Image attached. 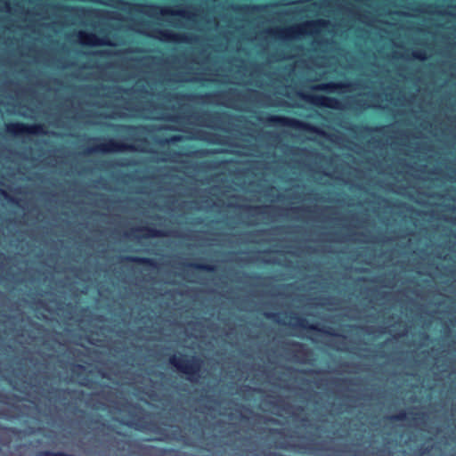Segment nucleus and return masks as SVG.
Instances as JSON below:
<instances>
[{
  "label": "nucleus",
  "instance_id": "c756f323",
  "mask_svg": "<svg viewBox=\"0 0 456 456\" xmlns=\"http://www.w3.org/2000/svg\"><path fill=\"white\" fill-rule=\"evenodd\" d=\"M118 165L121 166V167H127L128 163L122 162V163H119Z\"/></svg>",
  "mask_w": 456,
  "mask_h": 456
},
{
  "label": "nucleus",
  "instance_id": "dca6fc26",
  "mask_svg": "<svg viewBox=\"0 0 456 456\" xmlns=\"http://www.w3.org/2000/svg\"><path fill=\"white\" fill-rule=\"evenodd\" d=\"M186 266L208 273H213L216 269V265L204 263H187Z\"/></svg>",
  "mask_w": 456,
  "mask_h": 456
},
{
  "label": "nucleus",
  "instance_id": "6e6552de",
  "mask_svg": "<svg viewBox=\"0 0 456 456\" xmlns=\"http://www.w3.org/2000/svg\"><path fill=\"white\" fill-rule=\"evenodd\" d=\"M79 42L86 46H112L114 44L106 38H100L94 33L79 31L77 33Z\"/></svg>",
  "mask_w": 456,
  "mask_h": 456
},
{
  "label": "nucleus",
  "instance_id": "20e7f679",
  "mask_svg": "<svg viewBox=\"0 0 456 456\" xmlns=\"http://www.w3.org/2000/svg\"><path fill=\"white\" fill-rule=\"evenodd\" d=\"M135 148L132 144H128L120 141L114 140L112 138L105 139L104 142L97 143L92 147L86 149V153L94 152H121L126 151H134Z\"/></svg>",
  "mask_w": 456,
  "mask_h": 456
},
{
  "label": "nucleus",
  "instance_id": "7c9ffc66",
  "mask_svg": "<svg viewBox=\"0 0 456 456\" xmlns=\"http://www.w3.org/2000/svg\"><path fill=\"white\" fill-rule=\"evenodd\" d=\"M136 7H137V10L141 12L142 11L141 8L142 7V4H138V5H136Z\"/></svg>",
  "mask_w": 456,
  "mask_h": 456
},
{
  "label": "nucleus",
  "instance_id": "6ab92c4d",
  "mask_svg": "<svg viewBox=\"0 0 456 456\" xmlns=\"http://www.w3.org/2000/svg\"><path fill=\"white\" fill-rule=\"evenodd\" d=\"M412 57L421 61L427 59L426 53L422 50H416L412 52Z\"/></svg>",
  "mask_w": 456,
  "mask_h": 456
},
{
  "label": "nucleus",
  "instance_id": "ddd939ff",
  "mask_svg": "<svg viewBox=\"0 0 456 456\" xmlns=\"http://www.w3.org/2000/svg\"><path fill=\"white\" fill-rule=\"evenodd\" d=\"M137 232H142V236L143 238H156V237H165L167 236V232L162 230H158L154 227L151 226H142L135 229Z\"/></svg>",
  "mask_w": 456,
  "mask_h": 456
},
{
  "label": "nucleus",
  "instance_id": "bb28decb",
  "mask_svg": "<svg viewBox=\"0 0 456 456\" xmlns=\"http://www.w3.org/2000/svg\"><path fill=\"white\" fill-rule=\"evenodd\" d=\"M384 127H370V126H363L362 129L364 131H367V132H370V131H381L383 130Z\"/></svg>",
  "mask_w": 456,
  "mask_h": 456
},
{
  "label": "nucleus",
  "instance_id": "cd10ccee",
  "mask_svg": "<svg viewBox=\"0 0 456 456\" xmlns=\"http://www.w3.org/2000/svg\"><path fill=\"white\" fill-rule=\"evenodd\" d=\"M61 391L63 393H67L69 395H71V394H78L79 395H84L83 391H74V390H69V389H63Z\"/></svg>",
  "mask_w": 456,
  "mask_h": 456
},
{
  "label": "nucleus",
  "instance_id": "f257e3e1",
  "mask_svg": "<svg viewBox=\"0 0 456 456\" xmlns=\"http://www.w3.org/2000/svg\"><path fill=\"white\" fill-rule=\"evenodd\" d=\"M168 362L191 382H196L201 377L202 361L196 356L188 357L185 354H180L179 356L173 354L169 357Z\"/></svg>",
  "mask_w": 456,
  "mask_h": 456
},
{
  "label": "nucleus",
  "instance_id": "f03ea898",
  "mask_svg": "<svg viewBox=\"0 0 456 456\" xmlns=\"http://www.w3.org/2000/svg\"><path fill=\"white\" fill-rule=\"evenodd\" d=\"M326 25V20H317L314 21L306 22L300 26L290 27L287 28L272 29L269 30L268 33L281 39H289L308 34L310 30L319 29L321 28L325 27Z\"/></svg>",
  "mask_w": 456,
  "mask_h": 456
},
{
  "label": "nucleus",
  "instance_id": "a211bd4d",
  "mask_svg": "<svg viewBox=\"0 0 456 456\" xmlns=\"http://www.w3.org/2000/svg\"><path fill=\"white\" fill-rule=\"evenodd\" d=\"M388 419L393 421H403L407 419V413L405 411H401L396 414L389 416Z\"/></svg>",
  "mask_w": 456,
  "mask_h": 456
},
{
  "label": "nucleus",
  "instance_id": "9d476101",
  "mask_svg": "<svg viewBox=\"0 0 456 456\" xmlns=\"http://www.w3.org/2000/svg\"><path fill=\"white\" fill-rule=\"evenodd\" d=\"M147 7L150 8L151 10H152L154 12H158L163 15L179 16V17H183V18L191 19L190 13L184 10H173L168 7H161V6L156 5V4L148 5Z\"/></svg>",
  "mask_w": 456,
  "mask_h": 456
},
{
  "label": "nucleus",
  "instance_id": "b1692460",
  "mask_svg": "<svg viewBox=\"0 0 456 456\" xmlns=\"http://www.w3.org/2000/svg\"><path fill=\"white\" fill-rule=\"evenodd\" d=\"M0 194L2 196H4L10 202H17L16 199H14L12 196H10V194L6 191H4V190H0Z\"/></svg>",
  "mask_w": 456,
  "mask_h": 456
},
{
  "label": "nucleus",
  "instance_id": "a878e982",
  "mask_svg": "<svg viewBox=\"0 0 456 456\" xmlns=\"http://www.w3.org/2000/svg\"><path fill=\"white\" fill-rule=\"evenodd\" d=\"M182 141V136L180 135H173L168 140H167V142H177Z\"/></svg>",
  "mask_w": 456,
  "mask_h": 456
},
{
  "label": "nucleus",
  "instance_id": "5701e85b",
  "mask_svg": "<svg viewBox=\"0 0 456 456\" xmlns=\"http://www.w3.org/2000/svg\"><path fill=\"white\" fill-rule=\"evenodd\" d=\"M267 206H248L247 208L249 210H253L256 213H263L265 209H266Z\"/></svg>",
  "mask_w": 456,
  "mask_h": 456
},
{
  "label": "nucleus",
  "instance_id": "7ed1b4c3",
  "mask_svg": "<svg viewBox=\"0 0 456 456\" xmlns=\"http://www.w3.org/2000/svg\"><path fill=\"white\" fill-rule=\"evenodd\" d=\"M266 121L268 124L273 126H283L296 129H304L309 132H314L319 134H322L323 132L314 126L305 123L296 118H288L284 116L270 115L267 117Z\"/></svg>",
  "mask_w": 456,
  "mask_h": 456
},
{
  "label": "nucleus",
  "instance_id": "1a4fd4ad",
  "mask_svg": "<svg viewBox=\"0 0 456 456\" xmlns=\"http://www.w3.org/2000/svg\"><path fill=\"white\" fill-rule=\"evenodd\" d=\"M153 37H158L163 42H173V43H190L191 37L186 35L175 34L174 32L163 29H154Z\"/></svg>",
  "mask_w": 456,
  "mask_h": 456
},
{
  "label": "nucleus",
  "instance_id": "2eb2a0df",
  "mask_svg": "<svg viewBox=\"0 0 456 456\" xmlns=\"http://www.w3.org/2000/svg\"><path fill=\"white\" fill-rule=\"evenodd\" d=\"M289 345L293 347V354L295 356H305L308 354V349L305 344L292 341Z\"/></svg>",
  "mask_w": 456,
  "mask_h": 456
},
{
  "label": "nucleus",
  "instance_id": "aec40b11",
  "mask_svg": "<svg viewBox=\"0 0 456 456\" xmlns=\"http://www.w3.org/2000/svg\"><path fill=\"white\" fill-rule=\"evenodd\" d=\"M214 96V94H205V95H196L195 97H198V98H203V97H206V98H210ZM193 96L192 95H187V94H176L175 95V98L177 99H185V98H192Z\"/></svg>",
  "mask_w": 456,
  "mask_h": 456
},
{
  "label": "nucleus",
  "instance_id": "423d86ee",
  "mask_svg": "<svg viewBox=\"0 0 456 456\" xmlns=\"http://www.w3.org/2000/svg\"><path fill=\"white\" fill-rule=\"evenodd\" d=\"M297 95L303 99L304 101L316 106V107H323L329 108L332 110H341L342 104L340 101L335 97H328L323 95H313L309 94H305L303 92H298Z\"/></svg>",
  "mask_w": 456,
  "mask_h": 456
},
{
  "label": "nucleus",
  "instance_id": "2f4dec72",
  "mask_svg": "<svg viewBox=\"0 0 456 456\" xmlns=\"http://www.w3.org/2000/svg\"><path fill=\"white\" fill-rule=\"evenodd\" d=\"M126 426H129V427H132V426H133V424H132L131 422H127V423H126Z\"/></svg>",
  "mask_w": 456,
  "mask_h": 456
},
{
  "label": "nucleus",
  "instance_id": "f3484780",
  "mask_svg": "<svg viewBox=\"0 0 456 456\" xmlns=\"http://www.w3.org/2000/svg\"><path fill=\"white\" fill-rule=\"evenodd\" d=\"M266 7V5H240L236 7V10L240 12H262L265 10Z\"/></svg>",
  "mask_w": 456,
  "mask_h": 456
},
{
  "label": "nucleus",
  "instance_id": "4468645a",
  "mask_svg": "<svg viewBox=\"0 0 456 456\" xmlns=\"http://www.w3.org/2000/svg\"><path fill=\"white\" fill-rule=\"evenodd\" d=\"M126 261L135 263L141 265L148 266L151 268H155L157 266V262L153 258L143 257V256H126L124 257Z\"/></svg>",
  "mask_w": 456,
  "mask_h": 456
},
{
  "label": "nucleus",
  "instance_id": "f8f14e48",
  "mask_svg": "<svg viewBox=\"0 0 456 456\" xmlns=\"http://www.w3.org/2000/svg\"><path fill=\"white\" fill-rule=\"evenodd\" d=\"M117 129L121 130L130 135L136 134H146L150 132L148 126H134V125H117Z\"/></svg>",
  "mask_w": 456,
  "mask_h": 456
},
{
  "label": "nucleus",
  "instance_id": "0eeeda50",
  "mask_svg": "<svg viewBox=\"0 0 456 456\" xmlns=\"http://www.w3.org/2000/svg\"><path fill=\"white\" fill-rule=\"evenodd\" d=\"M291 319L295 321L294 323H292L293 328H299L308 331L319 332L328 336H339V334L336 333L334 329L331 327H319L316 324L309 323L308 321L302 316L293 315L291 316Z\"/></svg>",
  "mask_w": 456,
  "mask_h": 456
},
{
  "label": "nucleus",
  "instance_id": "4be33fe9",
  "mask_svg": "<svg viewBox=\"0 0 456 456\" xmlns=\"http://www.w3.org/2000/svg\"><path fill=\"white\" fill-rule=\"evenodd\" d=\"M264 315L265 318H267L269 320L280 322V321L278 319L279 314L276 313L266 312L264 314Z\"/></svg>",
  "mask_w": 456,
  "mask_h": 456
},
{
  "label": "nucleus",
  "instance_id": "c85d7f7f",
  "mask_svg": "<svg viewBox=\"0 0 456 456\" xmlns=\"http://www.w3.org/2000/svg\"><path fill=\"white\" fill-rule=\"evenodd\" d=\"M62 9L65 10V11L69 12V11L73 10L74 8L70 7V6H63Z\"/></svg>",
  "mask_w": 456,
  "mask_h": 456
},
{
  "label": "nucleus",
  "instance_id": "473e14b6",
  "mask_svg": "<svg viewBox=\"0 0 456 456\" xmlns=\"http://www.w3.org/2000/svg\"><path fill=\"white\" fill-rule=\"evenodd\" d=\"M420 414H421V413H419V412H416V413H414V415H415V416H419V415H420Z\"/></svg>",
  "mask_w": 456,
  "mask_h": 456
},
{
  "label": "nucleus",
  "instance_id": "412c9836",
  "mask_svg": "<svg viewBox=\"0 0 456 456\" xmlns=\"http://www.w3.org/2000/svg\"><path fill=\"white\" fill-rule=\"evenodd\" d=\"M206 115L208 116V119H211V120H218L220 119L221 117H224V116H227L226 113H220V112H215V113H206Z\"/></svg>",
  "mask_w": 456,
  "mask_h": 456
},
{
  "label": "nucleus",
  "instance_id": "393cba45",
  "mask_svg": "<svg viewBox=\"0 0 456 456\" xmlns=\"http://www.w3.org/2000/svg\"><path fill=\"white\" fill-rule=\"evenodd\" d=\"M86 370V367L82 364H76L74 366V369L72 370L73 373L78 374L79 371H84Z\"/></svg>",
  "mask_w": 456,
  "mask_h": 456
},
{
  "label": "nucleus",
  "instance_id": "9b49d317",
  "mask_svg": "<svg viewBox=\"0 0 456 456\" xmlns=\"http://www.w3.org/2000/svg\"><path fill=\"white\" fill-rule=\"evenodd\" d=\"M350 86L348 83H324L313 87L314 90H319L322 92L333 93L340 90L347 89Z\"/></svg>",
  "mask_w": 456,
  "mask_h": 456
},
{
  "label": "nucleus",
  "instance_id": "39448f33",
  "mask_svg": "<svg viewBox=\"0 0 456 456\" xmlns=\"http://www.w3.org/2000/svg\"><path fill=\"white\" fill-rule=\"evenodd\" d=\"M6 131L8 134L19 136L24 134H45L46 131L41 124L28 125L22 122H12L6 124Z\"/></svg>",
  "mask_w": 456,
  "mask_h": 456
}]
</instances>
